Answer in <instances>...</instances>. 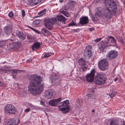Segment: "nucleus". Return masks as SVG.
Returning <instances> with one entry per match:
<instances>
[{"label": "nucleus", "instance_id": "obj_48", "mask_svg": "<svg viewBox=\"0 0 125 125\" xmlns=\"http://www.w3.org/2000/svg\"><path fill=\"white\" fill-rule=\"evenodd\" d=\"M117 78H115L114 79V81H117Z\"/></svg>", "mask_w": 125, "mask_h": 125}, {"label": "nucleus", "instance_id": "obj_23", "mask_svg": "<svg viewBox=\"0 0 125 125\" xmlns=\"http://www.w3.org/2000/svg\"><path fill=\"white\" fill-rule=\"evenodd\" d=\"M40 47V45L39 42H34L33 45L32 46V49L33 51H34L35 48L38 49Z\"/></svg>", "mask_w": 125, "mask_h": 125}, {"label": "nucleus", "instance_id": "obj_16", "mask_svg": "<svg viewBox=\"0 0 125 125\" xmlns=\"http://www.w3.org/2000/svg\"><path fill=\"white\" fill-rule=\"evenodd\" d=\"M88 22V18L87 17L84 16L80 18L79 22L81 24H87Z\"/></svg>", "mask_w": 125, "mask_h": 125}, {"label": "nucleus", "instance_id": "obj_7", "mask_svg": "<svg viewBox=\"0 0 125 125\" xmlns=\"http://www.w3.org/2000/svg\"><path fill=\"white\" fill-rule=\"evenodd\" d=\"M12 29L11 27L7 26L4 28V31L6 34V36H8L10 40L13 41L14 36L12 33Z\"/></svg>", "mask_w": 125, "mask_h": 125}, {"label": "nucleus", "instance_id": "obj_32", "mask_svg": "<svg viewBox=\"0 0 125 125\" xmlns=\"http://www.w3.org/2000/svg\"><path fill=\"white\" fill-rule=\"evenodd\" d=\"M27 26L28 27H29V28H30L31 29H32V30L34 31L36 33H39V34L40 33L37 30H36L35 29H34L32 27H30L29 26Z\"/></svg>", "mask_w": 125, "mask_h": 125}, {"label": "nucleus", "instance_id": "obj_18", "mask_svg": "<svg viewBox=\"0 0 125 125\" xmlns=\"http://www.w3.org/2000/svg\"><path fill=\"white\" fill-rule=\"evenodd\" d=\"M91 46L90 45H89L87 46L86 47L84 52L85 53L88 55L89 57H91L92 55V52L91 50Z\"/></svg>", "mask_w": 125, "mask_h": 125}, {"label": "nucleus", "instance_id": "obj_26", "mask_svg": "<svg viewBox=\"0 0 125 125\" xmlns=\"http://www.w3.org/2000/svg\"><path fill=\"white\" fill-rule=\"evenodd\" d=\"M90 91L91 92L92 94H89V92H88V93L87 94V96L88 97V98L87 99H89L94 98L92 97H93L94 96V95L93 94V93H94V91L92 90H91Z\"/></svg>", "mask_w": 125, "mask_h": 125}, {"label": "nucleus", "instance_id": "obj_37", "mask_svg": "<svg viewBox=\"0 0 125 125\" xmlns=\"http://www.w3.org/2000/svg\"><path fill=\"white\" fill-rule=\"evenodd\" d=\"M75 25V23L73 21H72L68 25V26H73Z\"/></svg>", "mask_w": 125, "mask_h": 125}, {"label": "nucleus", "instance_id": "obj_45", "mask_svg": "<svg viewBox=\"0 0 125 125\" xmlns=\"http://www.w3.org/2000/svg\"><path fill=\"white\" fill-rule=\"evenodd\" d=\"M89 30L90 31H91L94 30V29L93 28H89Z\"/></svg>", "mask_w": 125, "mask_h": 125}, {"label": "nucleus", "instance_id": "obj_33", "mask_svg": "<svg viewBox=\"0 0 125 125\" xmlns=\"http://www.w3.org/2000/svg\"><path fill=\"white\" fill-rule=\"evenodd\" d=\"M86 69L87 67L85 66L83 68H81L80 69V71L81 72H83L86 70Z\"/></svg>", "mask_w": 125, "mask_h": 125}, {"label": "nucleus", "instance_id": "obj_17", "mask_svg": "<svg viewBox=\"0 0 125 125\" xmlns=\"http://www.w3.org/2000/svg\"><path fill=\"white\" fill-rule=\"evenodd\" d=\"M21 44L17 42H14L10 44V47L11 49L18 48L21 46Z\"/></svg>", "mask_w": 125, "mask_h": 125}, {"label": "nucleus", "instance_id": "obj_31", "mask_svg": "<svg viewBox=\"0 0 125 125\" xmlns=\"http://www.w3.org/2000/svg\"><path fill=\"white\" fill-rule=\"evenodd\" d=\"M27 39L29 40H30V42H31L33 40H34L33 38L31 36L28 35L27 36Z\"/></svg>", "mask_w": 125, "mask_h": 125}, {"label": "nucleus", "instance_id": "obj_27", "mask_svg": "<svg viewBox=\"0 0 125 125\" xmlns=\"http://www.w3.org/2000/svg\"><path fill=\"white\" fill-rule=\"evenodd\" d=\"M40 20H35L32 23L33 25L35 27H37L39 24L40 22Z\"/></svg>", "mask_w": 125, "mask_h": 125}, {"label": "nucleus", "instance_id": "obj_51", "mask_svg": "<svg viewBox=\"0 0 125 125\" xmlns=\"http://www.w3.org/2000/svg\"><path fill=\"white\" fill-rule=\"evenodd\" d=\"M92 112H94V109H93L92 110Z\"/></svg>", "mask_w": 125, "mask_h": 125}, {"label": "nucleus", "instance_id": "obj_35", "mask_svg": "<svg viewBox=\"0 0 125 125\" xmlns=\"http://www.w3.org/2000/svg\"><path fill=\"white\" fill-rule=\"evenodd\" d=\"M117 93L116 92H114L112 93L110 95V97L111 98L113 97L114 96H115V95H116V94Z\"/></svg>", "mask_w": 125, "mask_h": 125}, {"label": "nucleus", "instance_id": "obj_38", "mask_svg": "<svg viewBox=\"0 0 125 125\" xmlns=\"http://www.w3.org/2000/svg\"><path fill=\"white\" fill-rule=\"evenodd\" d=\"M25 11L24 10H22V17H24L25 16Z\"/></svg>", "mask_w": 125, "mask_h": 125}, {"label": "nucleus", "instance_id": "obj_22", "mask_svg": "<svg viewBox=\"0 0 125 125\" xmlns=\"http://www.w3.org/2000/svg\"><path fill=\"white\" fill-rule=\"evenodd\" d=\"M78 62L79 65L81 66H83L86 65V61L83 58L79 59Z\"/></svg>", "mask_w": 125, "mask_h": 125}, {"label": "nucleus", "instance_id": "obj_46", "mask_svg": "<svg viewBox=\"0 0 125 125\" xmlns=\"http://www.w3.org/2000/svg\"><path fill=\"white\" fill-rule=\"evenodd\" d=\"M44 103V102H42V101H41L40 104H42V105H43V104Z\"/></svg>", "mask_w": 125, "mask_h": 125}, {"label": "nucleus", "instance_id": "obj_13", "mask_svg": "<svg viewBox=\"0 0 125 125\" xmlns=\"http://www.w3.org/2000/svg\"><path fill=\"white\" fill-rule=\"evenodd\" d=\"M61 98H60L57 99H53L49 101V103L50 105L52 106H56L61 100Z\"/></svg>", "mask_w": 125, "mask_h": 125}, {"label": "nucleus", "instance_id": "obj_6", "mask_svg": "<svg viewBox=\"0 0 125 125\" xmlns=\"http://www.w3.org/2000/svg\"><path fill=\"white\" fill-rule=\"evenodd\" d=\"M62 103V105L59 106V110L64 114L67 113L70 109V103L68 100L64 101Z\"/></svg>", "mask_w": 125, "mask_h": 125}, {"label": "nucleus", "instance_id": "obj_14", "mask_svg": "<svg viewBox=\"0 0 125 125\" xmlns=\"http://www.w3.org/2000/svg\"><path fill=\"white\" fill-rule=\"evenodd\" d=\"M16 36L18 38V40L20 41L24 40L26 38L25 35L22 32L18 31L16 33Z\"/></svg>", "mask_w": 125, "mask_h": 125}, {"label": "nucleus", "instance_id": "obj_15", "mask_svg": "<svg viewBox=\"0 0 125 125\" xmlns=\"http://www.w3.org/2000/svg\"><path fill=\"white\" fill-rule=\"evenodd\" d=\"M20 121V120L19 119L16 120H9V121L6 122L5 125H17Z\"/></svg>", "mask_w": 125, "mask_h": 125}, {"label": "nucleus", "instance_id": "obj_21", "mask_svg": "<svg viewBox=\"0 0 125 125\" xmlns=\"http://www.w3.org/2000/svg\"><path fill=\"white\" fill-rule=\"evenodd\" d=\"M41 32L45 36H48L51 35V33L50 32L48 31L45 28L42 29V30Z\"/></svg>", "mask_w": 125, "mask_h": 125}, {"label": "nucleus", "instance_id": "obj_24", "mask_svg": "<svg viewBox=\"0 0 125 125\" xmlns=\"http://www.w3.org/2000/svg\"><path fill=\"white\" fill-rule=\"evenodd\" d=\"M19 91H20L19 94L20 96L23 97L26 96L27 94L26 92L24 89L21 88L19 89Z\"/></svg>", "mask_w": 125, "mask_h": 125}, {"label": "nucleus", "instance_id": "obj_11", "mask_svg": "<svg viewBox=\"0 0 125 125\" xmlns=\"http://www.w3.org/2000/svg\"><path fill=\"white\" fill-rule=\"evenodd\" d=\"M5 110L7 113L12 114L14 113L15 108L12 105L8 104L6 105L5 108Z\"/></svg>", "mask_w": 125, "mask_h": 125}, {"label": "nucleus", "instance_id": "obj_41", "mask_svg": "<svg viewBox=\"0 0 125 125\" xmlns=\"http://www.w3.org/2000/svg\"><path fill=\"white\" fill-rule=\"evenodd\" d=\"M19 71V70H13V72L15 73H17Z\"/></svg>", "mask_w": 125, "mask_h": 125}, {"label": "nucleus", "instance_id": "obj_40", "mask_svg": "<svg viewBox=\"0 0 125 125\" xmlns=\"http://www.w3.org/2000/svg\"><path fill=\"white\" fill-rule=\"evenodd\" d=\"M110 38H111L112 39L113 42H114V43H115L116 41L114 37L112 36H110Z\"/></svg>", "mask_w": 125, "mask_h": 125}, {"label": "nucleus", "instance_id": "obj_36", "mask_svg": "<svg viewBox=\"0 0 125 125\" xmlns=\"http://www.w3.org/2000/svg\"><path fill=\"white\" fill-rule=\"evenodd\" d=\"M13 15V13L12 11H10L8 14L9 16L10 17H12Z\"/></svg>", "mask_w": 125, "mask_h": 125}, {"label": "nucleus", "instance_id": "obj_28", "mask_svg": "<svg viewBox=\"0 0 125 125\" xmlns=\"http://www.w3.org/2000/svg\"><path fill=\"white\" fill-rule=\"evenodd\" d=\"M75 104L77 107H79L82 105V103L81 100H76Z\"/></svg>", "mask_w": 125, "mask_h": 125}, {"label": "nucleus", "instance_id": "obj_10", "mask_svg": "<svg viewBox=\"0 0 125 125\" xmlns=\"http://www.w3.org/2000/svg\"><path fill=\"white\" fill-rule=\"evenodd\" d=\"M95 71L94 69H93L91 71L90 73H88L86 75V79L87 82H91L93 81Z\"/></svg>", "mask_w": 125, "mask_h": 125}, {"label": "nucleus", "instance_id": "obj_20", "mask_svg": "<svg viewBox=\"0 0 125 125\" xmlns=\"http://www.w3.org/2000/svg\"><path fill=\"white\" fill-rule=\"evenodd\" d=\"M43 0H30L29 4L30 6H33L40 3Z\"/></svg>", "mask_w": 125, "mask_h": 125}, {"label": "nucleus", "instance_id": "obj_1", "mask_svg": "<svg viewBox=\"0 0 125 125\" xmlns=\"http://www.w3.org/2000/svg\"><path fill=\"white\" fill-rule=\"evenodd\" d=\"M28 91L33 95L41 94L44 88V84H42L41 76L36 74L32 75L29 77Z\"/></svg>", "mask_w": 125, "mask_h": 125}, {"label": "nucleus", "instance_id": "obj_42", "mask_svg": "<svg viewBox=\"0 0 125 125\" xmlns=\"http://www.w3.org/2000/svg\"><path fill=\"white\" fill-rule=\"evenodd\" d=\"M30 110V109L29 108H28L25 110V111L27 113H28L29 112Z\"/></svg>", "mask_w": 125, "mask_h": 125}, {"label": "nucleus", "instance_id": "obj_19", "mask_svg": "<svg viewBox=\"0 0 125 125\" xmlns=\"http://www.w3.org/2000/svg\"><path fill=\"white\" fill-rule=\"evenodd\" d=\"M101 11L99 10H97L94 15V18L93 19L94 21H97L99 20L101 15Z\"/></svg>", "mask_w": 125, "mask_h": 125}, {"label": "nucleus", "instance_id": "obj_53", "mask_svg": "<svg viewBox=\"0 0 125 125\" xmlns=\"http://www.w3.org/2000/svg\"><path fill=\"white\" fill-rule=\"evenodd\" d=\"M1 83V82L0 81V83Z\"/></svg>", "mask_w": 125, "mask_h": 125}, {"label": "nucleus", "instance_id": "obj_29", "mask_svg": "<svg viewBox=\"0 0 125 125\" xmlns=\"http://www.w3.org/2000/svg\"><path fill=\"white\" fill-rule=\"evenodd\" d=\"M110 125H119L117 121L113 120L111 121Z\"/></svg>", "mask_w": 125, "mask_h": 125}, {"label": "nucleus", "instance_id": "obj_50", "mask_svg": "<svg viewBox=\"0 0 125 125\" xmlns=\"http://www.w3.org/2000/svg\"><path fill=\"white\" fill-rule=\"evenodd\" d=\"M123 125H125V122L123 121Z\"/></svg>", "mask_w": 125, "mask_h": 125}, {"label": "nucleus", "instance_id": "obj_52", "mask_svg": "<svg viewBox=\"0 0 125 125\" xmlns=\"http://www.w3.org/2000/svg\"><path fill=\"white\" fill-rule=\"evenodd\" d=\"M121 42L122 43H123V41L122 40H121Z\"/></svg>", "mask_w": 125, "mask_h": 125}, {"label": "nucleus", "instance_id": "obj_12", "mask_svg": "<svg viewBox=\"0 0 125 125\" xmlns=\"http://www.w3.org/2000/svg\"><path fill=\"white\" fill-rule=\"evenodd\" d=\"M118 55L117 52L114 50L110 51L108 53L107 57L110 59H113L116 57Z\"/></svg>", "mask_w": 125, "mask_h": 125}, {"label": "nucleus", "instance_id": "obj_39", "mask_svg": "<svg viewBox=\"0 0 125 125\" xmlns=\"http://www.w3.org/2000/svg\"><path fill=\"white\" fill-rule=\"evenodd\" d=\"M101 38H97L96 39L94 40V41L96 42V43L97 42L99 41H100L101 39Z\"/></svg>", "mask_w": 125, "mask_h": 125}, {"label": "nucleus", "instance_id": "obj_9", "mask_svg": "<svg viewBox=\"0 0 125 125\" xmlns=\"http://www.w3.org/2000/svg\"><path fill=\"white\" fill-rule=\"evenodd\" d=\"M52 83L55 85H58L60 83V79L59 76L55 73L53 74L51 77Z\"/></svg>", "mask_w": 125, "mask_h": 125}, {"label": "nucleus", "instance_id": "obj_30", "mask_svg": "<svg viewBox=\"0 0 125 125\" xmlns=\"http://www.w3.org/2000/svg\"><path fill=\"white\" fill-rule=\"evenodd\" d=\"M46 10L44 9L39 12L38 13V14L39 15H42L45 13Z\"/></svg>", "mask_w": 125, "mask_h": 125}, {"label": "nucleus", "instance_id": "obj_47", "mask_svg": "<svg viewBox=\"0 0 125 125\" xmlns=\"http://www.w3.org/2000/svg\"><path fill=\"white\" fill-rule=\"evenodd\" d=\"M63 0H59V1L61 2H62Z\"/></svg>", "mask_w": 125, "mask_h": 125}, {"label": "nucleus", "instance_id": "obj_43", "mask_svg": "<svg viewBox=\"0 0 125 125\" xmlns=\"http://www.w3.org/2000/svg\"><path fill=\"white\" fill-rule=\"evenodd\" d=\"M32 59L31 58H30L29 59H28L27 60V62H29L32 61Z\"/></svg>", "mask_w": 125, "mask_h": 125}, {"label": "nucleus", "instance_id": "obj_34", "mask_svg": "<svg viewBox=\"0 0 125 125\" xmlns=\"http://www.w3.org/2000/svg\"><path fill=\"white\" fill-rule=\"evenodd\" d=\"M51 54L49 53H46L44 56V57L45 58H48V57L50 56Z\"/></svg>", "mask_w": 125, "mask_h": 125}, {"label": "nucleus", "instance_id": "obj_2", "mask_svg": "<svg viewBox=\"0 0 125 125\" xmlns=\"http://www.w3.org/2000/svg\"><path fill=\"white\" fill-rule=\"evenodd\" d=\"M105 5L106 8L104 15L107 18L111 17V15L116 13L117 5L115 0H105Z\"/></svg>", "mask_w": 125, "mask_h": 125}, {"label": "nucleus", "instance_id": "obj_49", "mask_svg": "<svg viewBox=\"0 0 125 125\" xmlns=\"http://www.w3.org/2000/svg\"><path fill=\"white\" fill-rule=\"evenodd\" d=\"M2 32V30L1 29H0V34H1V33Z\"/></svg>", "mask_w": 125, "mask_h": 125}, {"label": "nucleus", "instance_id": "obj_25", "mask_svg": "<svg viewBox=\"0 0 125 125\" xmlns=\"http://www.w3.org/2000/svg\"><path fill=\"white\" fill-rule=\"evenodd\" d=\"M45 95L48 99H51L52 97V92L50 90H48L46 92Z\"/></svg>", "mask_w": 125, "mask_h": 125}, {"label": "nucleus", "instance_id": "obj_4", "mask_svg": "<svg viewBox=\"0 0 125 125\" xmlns=\"http://www.w3.org/2000/svg\"><path fill=\"white\" fill-rule=\"evenodd\" d=\"M105 75L103 73H98L96 75L95 83L96 84L101 85L104 83L106 80Z\"/></svg>", "mask_w": 125, "mask_h": 125}, {"label": "nucleus", "instance_id": "obj_5", "mask_svg": "<svg viewBox=\"0 0 125 125\" xmlns=\"http://www.w3.org/2000/svg\"><path fill=\"white\" fill-rule=\"evenodd\" d=\"M76 4V3L73 1L69 0L67 2V4L69 6H66L63 7L60 10V12L64 14L66 16L68 17L70 16L69 12L66 11L69 8V6H73Z\"/></svg>", "mask_w": 125, "mask_h": 125}, {"label": "nucleus", "instance_id": "obj_8", "mask_svg": "<svg viewBox=\"0 0 125 125\" xmlns=\"http://www.w3.org/2000/svg\"><path fill=\"white\" fill-rule=\"evenodd\" d=\"M108 62L105 59H102L98 63L99 69L102 71H105L108 69Z\"/></svg>", "mask_w": 125, "mask_h": 125}, {"label": "nucleus", "instance_id": "obj_44", "mask_svg": "<svg viewBox=\"0 0 125 125\" xmlns=\"http://www.w3.org/2000/svg\"><path fill=\"white\" fill-rule=\"evenodd\" d=\"M105 40H106L105 42L106 43H108L109 41V39L108 38H105Z\"/></svg>", "mask_w": 125, "mask_h": 125}, {"label": "nucleus", "instance_id": "obj_3", "mask_svg": "<svg viewBox=\"0 0 125 125\" xmlns=\"http://www.w3.org/2000/svg\"><path fill=\"white\" fill-rule=\"evenodd\" d=\"M57 17V19L54 18L49 19L47 20L45 26L48 29L51 30L52 28L53 23L57 20L58 21L60 22L62 21L63 22H65L67 19L61 15H58Z\"/></svg>", "mask_w": 125, "mask_h": 125}]
</instances>
